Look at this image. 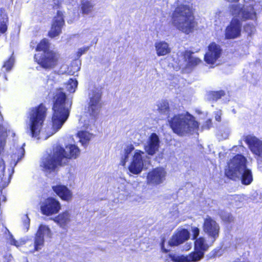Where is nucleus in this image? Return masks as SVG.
Listing matches in <instances>:
<instances>
[{
	"instance_id": "nucleus-32",
	"label": "nucleus",
	"mask_w": 262,
	"mask_h": 262,
	"mask_svg": "<svg viewBox=\"0 0 262 262\" xmlns=\"http://www.w3.org/2000/svg\"><path fill=\"white\" fill-rule=\"evenodd\" d=\"M60 78L61 76L60 74L56 73L55 72H51L48 76L47 83L50 85H52L53 83L59 81Z\"/></svg>"
},
{
	"instance_id": "nucleus-42",
	"label": "nucleus",
	"mask_w": 262,
	"mask_h": 262,
	"mask_svg": "<svg viewBox=\"0 0 262 262\" xmlns=\"http://www.w3.org/2000/svg\"><path fill=\"white\" fill-rule=\"evenodd\" d=\"M25 145V144L24 143L23 144V146L18 149V154H20V156L19 157V156L17 155V162H18L19 160H21L25 156V150L24 147Z\"/></svg>"
},
{
	"instance_id": "nucleus-2",
	"label": "nucleus",
	"mask_w": 262,
	"mask_h": 262,
	"mask_svg": "<svg viewBox=\"0 0 262 262\" xmlns=\"http://www.w3.org/2000/svg\"><path fill=\"white\" fill-rule=\"evenodd\" d=\"M191 1L176 0L175 8L171 14L173 26L186 34L193 32L196 26Z\"/></svg>"
},
{
	"instance_id": "nucleus-36",
	"label": "nucleus",
	"mask_w": 262,
	"mask_h": 262,
	"mask_svg": "<svg viewBox=\"0 0 262 262\" xmlns=\"http://www.w3.org/2000/svg\"><path fill=\"white\" fill-rule=\"evenodd\" d=\"M224 95L225 92L223 91L210 92L208 94V99L212 100H217Z\"/></svg>"
},
{
	"instance_id": "nucleus-22",
	"label": "nucleus",
	"mask_w": 262,
	"mask_h": 262,
	"mask_svg": "<svg viewBox=\"0 0 262 262\" xmlns=\"http://www.w3.org/2000/svg\"><path fill=\"white\" fill-rule=\"evenodd\" d=\"M53 190L62 200L69 201L72 198V193L68 187L63 185L52 186Z\"/></svg>"
},
{
	"instance_id": "nucleus-37",
	"label": "nucleus",
	"mask_w": 262,
	"mask_h": 262,
	"mask_svg": "<svg viewBox=\"0 0 262 262\" xmlns=\"http://www.w3.org/2000/svg\"><path fill=\"white\" fill-rule=\"evenodd\" d=\"M134 149L133 145L128 146L124 149V156L122 157L121 163L122 165H124L128 159L129 154Z\"/></svg>"
},
{
	"instance_id": "nucleus-27",
	"label": "nucleus",
	"mask_w": 262,
	"mask_h": 262,
	"mask_svg": "<svg viewBox=\"0 0 262 262\" xmlns=\"http://www.w3.org/2000/svg\"><path fill=\"white\" fill-rule=\"evenodd\" d=\"M54 220L60 227H64L71 221V214L68 211H66L59 214Z\"/></svg>"
},
{
	"instance_id": "nucleus-19",
	"label": "nucleus",
	"mask_w": 262,
	"mask_h": 262,
	"mask_svg": "<svg viewBox=\"0 0 262 262\" xmlns=\"http://www.w3.org/2000/svg\"><path fill=\"white\" fill-rule=\"evenodd\" d=\"M63 14L62 12L58 11L57 15L54 17L49 36L51 37H56L60 34L61 28L64 25Z\"/></svg>"
},
{
	"instance_id": "nucleus-31",
	"label": "nucleus",
	"mask_w": 262,
	"mask_h": 262,
	"mask_svg": "<svg viewBox=\"0 0 262 262\" xmlns=\"http://www.w3.org/2000/svg\"><path fill=\"white\" fill-rule=\"evenodd\" d=\"M13 53L12 55L8 58L6 60H5L3 63L2 66V68L4 69L5 71L9 72L13 68L14 62H15V58L13 56Z\"/></svg>"
},
{
	"instance_id": "nucleus-34",
	"label": "nucleus",
	"mask_w": 262,
	"mask_h": 262,
	"mask_svg": "<svg viewBox=\"0 0 262 262\" xmlns=\"http://www.w3.org/2000/svg\"><path fill=\"white\" fill-rule=\"evenodd\" d=\"M219 214L222 220L226 223H231L234 222V217L229 212L221 211Z\"/></svg>"
},
{
	"instance_id": "nucleus-10",
	"label": "nucleus",
	"mask_w": 262,
	"mask_h": 262,
	"mask_svg": "<svg viewBox=\"0 0 262 262\" xmlns=\"http://www.w3.org/2000/svg\"><path fill=\"white\" fill-rule=\"evenodd\" d=\"M204 232L210 238V242H215L219 237L220 227L219 224L211 217L208 216L205 220L203 226Z\"/></svg>"
},
{
	"instance_id": "nucleus-24",
	"label": "nucleus",
	"mask_w": 262,
	"mask_h": 262,
	"mask_svg": "<svg viewBox=\"0 0 262 262\" xmlns=\"http://www.w3.org/2000/svg\"><path fill=\"white\" fill-rule=\"evenodd\" d=\"M198 256L193 252L187 255H173L171 256V260L174 262H191L198 261L199 259L197 258Z\"/></svg>"
},
{
	"instance_id": "nucleus-17",
	"label": "nucleus",
	"mask_w": 262,
	"mask_h": 262,
	"mask_svg": "<svg viewBox=\"0 0 262 262\" xmlns=\"http://www.w3.org/2000/svg\"><path fill=\"white\" fill-rule=\"evenodd\" d=\"M222 50L221 47L214 42L209 45L208 51L205 55V60L209 64H213L221 56Z\"/></svg>"
},
{
	"instance_id": "nucleus-13",
	"label": "nucleus",
	"mask_w": 262,
	"mask_h": 262,
	"mask_svg": "<svg viewBox=\"0 0 262 262\" xmlns=\"http://www.w3.org/2000/svg\"><path fill=\"white\" fill-rule=\"evenodd\" d=\"M60 208L59 201L53 198H48L45 200L40 207L42 214L48 216L57 213Z\"/></svg>"
},
{
	"instance_id": "nucleus-25",
	"label": "nucleus",
	"mask_w": 262,
	"mask_h": 262,
	"mask_svg": "<svg viewBox=\"0 0 262 262\" xmlns=\"http://www.w3.org/2000/svg\"><path fill=\"white\" fill-rule=\"evenodd\" d=\"M9 18L6 9L4 8L0 9V33H5L8 28Z\"/></svg>"
},
{
	"instance_id": "nucleus-23",
	"label": "nucleus",
	"mask_w": 262,
	"mask_h": 262,
	"mask_svg": "<svg viewBox=\"0 0 262 262\" xmlns=\"http://www.w3.org/2000/svg\"><path fill=\"white\" fill-rule=\"evenodd\" d=\"M155 46L157 55L158 56L166 55L171 51L168 43L164 41L156 42Z\"/></svg>"
},
{
	"instance_id": "nucleus-1",
	"label": "nucleus",
	"mask_w": 262,
	"mask_h": 262,
	"mask_svg": "<svg viewBox=\"0 0 262 262\" xmlns=\"http://www.w3.org/2000/svg\"><path fill=\"white\" fill-rule=\"evenodd\" d=\"M72 104V100L66 98L65 93L61 89L57 90L54 96L52 126L42 130L47 108L42 104L31 108L29 117L32 137L37 140H46L58 132L69 118Z\"/></svg>"
},
{
	"instance_id": "nucleus-6",
	"label": "nucleus",
	"mask_w": 262,
	"mask_h": 262,
	"mask_svg": "<svg viewBox=\"0 0 262 262\" xmlns=\"http://www.w3.org/2000/svg\"><path fill=\"white\" fill-rule=\"evenodd\" d=\"M61 146L57 145L53 149L52 154L41 159L40 166L42 169L47 172L55 171L56 168L64 164L59 154L62 152Z\"/></svg>"
},
{
	"instance_id": "nucleus-21",
	"label": "nucleus",
	"mask_w": 262,
	"mask_h": 262,
	"mask_svg": "<svg viewBox=\"0 0 262 262\" xmlns=\"http://www.w3.org/2000/svg\"><path fill=\"white\" fill-rule=\"evenodd\" d=\"M189 238V232L186 229L177 230L168 241L170 247L178 246Z\"/></svg>"
},
{
	"instance_id": "nucleus-47",
	"label": "nucleus",
	"mask_w": 262,
	"mask_h": 262,
	"mask_svg": "<svg viewBox=\"0 0 262 262\" xmlns=\"http://www.w3.org/2000/svg\"><path fill=\"white\" fill-rule=\"evenodd\" d=\"M211 125V120H208L206 122V124L204 125V127L207 129H209L210 128V125Z\"/></svg>"
},
{
	"instance_id": "nucleus-39",
	"label": "nucleus",
	"mask_w": 262,
	"mask_h": 262,
	"mask_svg": "<svg viewBox=\"0 0 262 262\" xmlns=\"http://www.w3.org/2000/svg\"><path fill=\"white\" fill-rule=\"evenodd\" d=\"M244 30L249 35H251L255 31V28L253 25L247 24L244 26Z\"/></svg>"
},
{
	"instance_id": "nucleus-43",
	"label": "nucleus",
	"mask_w": 262,
	"mask_h": 262,
	"mask_svg": "<svg viewBox=\"0 0 262 262\" xmlns=\"http://www.w3.org/2000/svg\"><path fill=\"white\" fill-rule=\"evenodd\" d=\"M28 240V238L27 237H24L20 238L19 242H17V247L25 244Z\"/></svg>"
},
{
	"instance_id": "nucleus-11",
	"label": "nucleus",
	"mask_w": 262,
	"mask_h": 262,
	"mask_svg": "<svg viewBox=\"0 0 262 262\" xmlns=\"http://www.w3.org/2000/svg\"><path fill=\"white\" fill-rule=\"evenodd\" d=\"M146 159L148 158L146 153L139 150H136L128 167L129 171L136 174L140 173L142 170L144 162H146Z\"/></svg>"
},
{
	"instance_id": "nucleus-3",
	"label": "nucleus",
	"mask_w": 262,
	"mask_h": 262,
	"mask_svg": "<svg viewBox=\"0 0 262 262\" xmlns=\"http://www.w3.org/2000/svg\"><path fill=\"white\" fill-rule=\"evenodd\" d=\"M230 12L234 18L225 29V37L227 39H235L240 36L242 24L238 19L243 21L256 19V13L251 5L232 4L230 6Z\"/></svg>"
},
{
	"instance_id": "nucleus-28",
	"label": "nucleus",
	"mask_w": 262,
	"mask_h": 262,
	"mask_svg": "<svg viewBox=\"0 0 262 262\" xmlns=\"http://www.w3.org/2000/svg\"><path fill=\"white\" fill-rule=\"evenodd\" d=\"M94 135L90 133L88 131L81 130L77 133L76 137L78 139L79 142L81 143L83 146H86L93 137Z\"/></svg>"
},
{
	"instance_id": "nucleus-35",
	"label": "nucleus",
	"mask_w": 262,
	"mask_h": 262,
	"mask_svg": "<svg viewBox=\"0 0 262 262\" xmlns=\"http://www.w3.org/2000/svg\"><path fill=\"white\" fill-rule=\"evenodd\" d=\"M78 82L76 80L70 79L66 84V89L70 93H74L77 86Z\"/></svg>"
},
{
	"instance_id": "nucleus-7",
	"label": "nucleus",
	"mask_w": 262,
	"mask_h": 262,
	"mask_svg": "<svg viewBox=\"0 0 262 262\" xmlns=\"http://www.w3.org/2000/svg\"><path fill=\"white\" fill-rule=\"evenodd\" d=\"M59 54L53 51H48L39 56L35 55L34 59L42 68L50 70L58 64Z\"/></svg>"
},
{
	"instance_id": "nucleus-15",
	"label": "nucleus",
	"mask_w": 262,
	"mask_h": 262,
	"mask_svg": "<svg viewBox=\"0 0 262 262\" xmlns=\"http://www.w3.org/2000/svg\"><path fill=\"white\" fill-rule=\"evenodd\" d=\"M160 140L156 133H151L144 144V150L148 155H154L160 148Z\"/></svg>"
},
{
	"instance_id": "nucleus-38",
	"label": "nucleus",
	"mask_w": 262,
	"mask_h": 262,
	"mask_svg": "<svg viewBox=\"0 0 262 262\" xmlns=\"http://www.w3.org/2000/svg\"><path fill=\"white\" fill-rule=\"evenodd\" d=\"M23 230L26 232L29 230L30 227V219L27 215H25L23 217Z\"/></svg>"
},
{
	"instance_id": "nucleus-41",
	"label": "nucleus",
	"mask_w": 262,
	"mask_h": 262,
	"mask_svg": "<svg viewBox=\"0 0 262 262\" xmlns=\"http://www.w3.org/2000/svg\"><path fill=\"white\" fill-rule=\"evenodd\" d=\"M90 49L89 46L83 47L78 49L77 52V56L80 57L82 54L86 52Z\"/></svg>"
},
{
	"instance_id": "nucleus-45",
	"label": "nucleus",
	"mask_w": 262,
	"mask_h": 262,
	"mask_svg": "<svg viewBox=\"0 0 262 262\" xmlns=\"http://www.w3.org/2000/svg\"><path fill=\"white\" fill-rule=\"evenodd\" d=\"M191 248V244L190 243H187L183 246V250L188 251Z\"/></svg>"
},
{
	"instance_id": "nucleus-4",
	"label": "nucleus",
	"mask_w": 262,
	"mask_h": 262,
	"mask_svg": "<svg viewBox=\"0 0 262 262\" xmlns=\"http://www.w3.org/2000/svg\"><path fill=\"white\" fill-rule=\"evenodd\" d=\"M101 90L94 88L89 91L88 111L82 115L79 120L81 127L86 130H92L95 127L96 120L103 103L101 100Z\"/></svg>"
},
{
	"instance_id": "nucleus-29",
	"label": "nucleus",
	"mask_w": 262,
	"mask_h": 262,
	"mask_svg": "<svg viewBox=\"0 0 262 262\" xmlns=\"http://www.w3.org/2000/svg\"><path fill=\"white\" fill-rule=\"evenodd\" d=\"M157 110L160 114L164 115L168 117H170L171 110L167 100H163L159 101L157 104Z\"/></svg>"
},
{
	"instance_id": "nucleus-30",
	"label": "nucleus",
	"mask_w": 262,
	"mask_h": 262,
	"mask_svg": "<svg viewBox=\"0 0 262 262\" xmlns=\"http://www.w3.org/2000/svg\"><path fill=\"white\" fill-rule=\"evenodd\" d=\"M81 5L82 13L88 14L92 11L94 4L91 0H82Z\"/></svg>"
},
{
	"instance_id": "nucleus-14",
	"label": "nucleus",
	"mask_w": 262,
	"mask_h": 262,
	"mask_svg": "<svg viewBox=\"0 0 262 262\" xmlns=\"http://www.w3.org/2000/svg\"><path fill=\"white\" fill-rule=\"evenodd\" d=\"M215 242H210V238L206 239L203 237H200L196 239L194 242V251L193 252L198 255L199 260L204 257V253L209 248L212 246Z\"/></svg>"
},
{
	"instance_id": "nucleus-16",
	"label": "nucleus",
	"mask_w": 262,
	"mask_h": 262,
	"mask_svg": "<svg viewBox=\"0 0 262 262\" xmlns=\"http://www.w3.org/2000/svg\"><path fill=\"white\" fill-rule=\"evenodd\" d=\"M192 53L189 51L182 52L179 56V64L187 68H193L199 64L201 60L192 55Z\"/></svg>"
},
{
	"instance_id": "nucleus-26",
	"label": "nucleus",
	"mask_w": 262,
	"mask_h": 262,
	"mask_svg": "<svg viewBox=\"0 0 262 262\" xmlns=\"http://www.w3.org/2000/svg\"><path fill=\"white\" fill-rule=\"evenodd\" d=\"M243 171L237 174L236 178H240L243 184L246 185H249L253 181L252 172L250 169L247 168H245Z\"/></svg>"
},
{
	"instance_id": "nucleus-50",
	"label": "nucleus",
	"mask_w": 262,
	"mask_h": 262,
	"mask_svg": "<svg viewBox=\"0 0 262 262\" xmlns=\"http://www.w3.org/2000/svg\"><path fill=\"white\" fill-rule=\"evenodd\" d=\"M90 36L91 37V38L92 37V34H90Z\"/></svg>"
},
{
	"instance_id": "nucleus-5",
	"label": "nucleus",
	"mask_w": 262,
	"mask_h": 262,
	"mask_svg": "<svg viewBox=\"0 0 262 262\" xmlns=\"http://www.w3.org/2000/svg\"><path fill=\"white\" fill-rule=\"evenodd\" d=\"M168 121L174 133L180 136L191 133L198 127V123L188 113L175 115Z\"/></svg>"
},
{
	"instance_id": "nucleus-44",
	"label": "nucleus",
	"mask_w": 262,
	"mask_h": 262,
	"mask_svg": "<svg viewBox=\"0 0 262 262\" xmlns=\"http://www.w3.org/2000/svg\"><path fill=\"white\" fill-rule=\"evenodd\" d=\"M222 112L221 110L217 111L215 114V120L217 121H221V120Z\"/></svg>"
},
{
	"instance_id": "nucleus-40",
	"label": "nucleus",
	"mask_w": 262,
	"mask_h": 262,
	"mask_svg": "<svg viewBox=\"0 0 262 262\" xmlns=\"http://www.w3.org/2000/svg\"><path fill=\"white\" fill-rule=\"evenodd\" d=\"M191 231L192 233L193 239L196 240L197 239L198 236L200 234V229L196 227H191Z\"/></svg>"
},
{
	"instance_id": "nucleus-48",
	"label": "nucleus",
	"mask_w": 262,
	"mask_h": 262,
	"mask_svg": "<svg viewBox=\"0 0 262 262\" xmlns=\"http://www.w3.org/2000/svg\"><path fill=\"white\" fill-rule=\"evenodd\" d=\"M164 241H165V240L163 239L162 240V243H161V249H162V250L164 252H165V253H167V252L168 251V250H167V249H166L164 248Z\"/></svg>"
},
{
	"instance_id": "nucleus-49",
	"label": "nucleus",
	"mask_w": 262,
	"mask_h": 262,
	"mask_svg": "<svg viewBox=\"0 0 262 262\" xmlns=\"http://www.w3.org/2000/svg\"><path fill=\"white\" fill-rule=\"evenodd\" d=\"M10 244L16 246V241L14 238H13L10 242Z\"/></svg>"
},
{
	"instance_id": "nucleus-9",
	"label": "nucleus",
	"mask_w": 262,
	"mask_h": 262,
	"mask_svg": "<svg viewBox=\"0 0 262 262\" xmlns=\"http://www.w3.org/2000/svg\"><path fill=\"white\" fill-rule=\"evenodd\" d=\"M245 141L251 151L256 156L258 168L262 171V141L252 136H246Z\"/></svg>"
},
{
	"instance_id": "nucleus-18",
	"label": "nucleus",
	"mask_w": 262,
	"mask_h": 262,
	"mask_svg": "<svg viewBox=\"0 0 262 262\" xmlns=\"http://www.w3.org/2000/svg\"><path fill=\"white\" fill-rule=\"evenodd\" d=\"M166 172L161 167L156 168L150 171L147 177V183L150 184H159L165 179Z\"/></svg>"
},
{
	"instance_id": "nucleus-8",
	"label": "nucleus",
	"mask_w": 262,
	"mask_h": 262,
	"mask_svg": "<svg viewBox=\"0 0 262 262\" xmlns=\"http://www.w3.org/2000/svg\"><path fill=\"white\" fill-rule=\"evenodd\" d=\"M247 160L245 157L241 155H237L228 164V169L226 171L227 177L231 179H235L237 174L247 168L246 163Z\"/></svg>"
},
{
	"instance_id": "nucleus-20",
	"label": "nucleus",
	"mask_w": 262,
	"mask_h": 262,
	"mask_svg": "<svg viewBox=\"0 0 262 262\" xmlns=\"http://www.w3.org/2000/svg\"><path fill=\"white\" fill-rule=\"evenodd\" d=\"M63 151L59 154L64 163L67 162L68 159H76L80 154L79 148L73 144H70L66 146L65 148L61 147Z\"/></svg>"
},
{
	"instance_id": "nucleus-33",
	"label": "nucleus",
	"mask_w": 262,
	"mask_h": 262,
	"mask_svg": "<svg viewBox=\"0 0 262 262\" xmlns=\"http://www.w3.org/2000/svg\"><path fill=\"white\" fill-rule=\"evenodd\" d=\"M49 43L48 40L47 39H42L39 43L37 45L36 50L37 51H43L45 52H47L48 51H50L51 50H49Z\"/></svg>"
},
{
	"instance_id": "nucleus-46",
	"label": "nucleus",
	"mask_w": 262,
	"mask_h": 262,
	"mask_svg": "<svg viewBox=\"0 0 262 262\" xmlns=\"http://www.w3.org/2000/svg\"><path fill=\"white\" fill-rule=\"evenodd\" d=\"M5 165L3 160H0V171H3L5 170Z\"/></svg>"
},
{
	"instance_id": "nucleus-12",
	"label": "nucleus",
	"mask_w": 262,
	"mask_h": 262,
	"mask_svg": "<svg viewBox=\"0 0 262 262\" xmlns=\"http://www.w3.org/2000/svg\"><path fill=\"white\" fill-rule=\"evenodd\" d=\"M52 234V232L48 226L40 225L34 239V251L41 250L44 246V238H51Z\"/></svg>"
}]
</instances>
